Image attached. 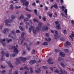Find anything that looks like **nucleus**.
Returning a JSON list of instances; mask_svg holds the SVG:
<instances>
[{"mask_svg": "<svg viewBox=\"0 0 74 74\" xmlns=\"http://www.w3.org/2000/svg\"><path fill=\"white\" fill-rule=\"evenodd\" d=\"M29 59V57L24 58L21 57H18L17 58H16V60L18 62V63L19 64L21 63L20 60H21L23 62H26V60H28Z\"/></svg>", "mask_w": 74, "mask_h": 74, "instance_id": "1", "label": "nucleus"}, {"mask_svg": "<svg viewBox=\"0 0 74 74\" xmlns=\"http://www.w3.org/2000/svg\"><path fill=\"white\" fill-rule=\"evenodd\" d=\"M38 27H39L40 30L41 31H42L44 29L45 30H48V27L47 26H43V28L42 26V24L41 23H39L38 25Z\"/></svg>", "mask_w": 74, "mask_h": 74, "instance_id": "2", "label": "nucleus"}, {"mask_svg": "<svg viewBox=\"0 0 74 74\" xmlns=\"http://www.w3.org/2000/svg\"><path fill=\"white\" fill-rule=\"evenodd\" d=\"M27 0H21V3H23V5H25L26 7H27L29 4V2L28 1H26Z\"/></svg>", "mask_w": 74, "mask_h": 74, "instance_id": "3", "label": "nucleus"}, {"mask_svg": "<svg viewBox=\"0 0 74 74\" xmlns=\"http://www.w3.org/2000/svg\"><path fill=\"white\" fill-rule=\"evenodd\" d=\"M13 21V20H12V19H11V20H6L5 21L6 26H11V25L8 24V23H11V22H12Z\"/></svg>", "mask_w": 74, "mask_h": 74, "instance_id": "4", "label": "nucleus"}, {"mask_svg": "<svg viewBox=\"0 0 74 74\" xmlns=\"http://www.w3.org/2000/svg\"><path fill=\"white\" fill-rule=\"evenodd\" d=\"M70 45V42H66L64 44V46L65 47H67Z\"/></svg>", "mask_w": 74, "mask_h": 74, "instance_id": "5", "label": "nucleus"}, {"mask_svg": "<svg viewBox=\"0 0 74 74\" xmlns=\"http://www.w3.org/2000/svg\"><path fill=\"white\" fill-rule=\"evenodd\" d=\"M11 33L14 36L15 39H16V34L15 32V30L14 29L11 32Z\"/></svg>", "mask_w": 74, "mask_h": 74, "instance_id": "6", "label": "nucleus"}, {"mask_svg": "<svg viewBox=\"0 0 74 74\" xmlns=\"http://www.w3.org/2000/svg\"><path fill=\"white\" fill-rule=\"evenodd\" d=\"M25 45H26V46L27 47V49L28 51H30V46H27V43L26 42H25L24 44V46Z\"/></svg>", "mask_w": 74, "mask_h": 74, "instance_id": "7", "label": "nucleus"}, {"mask_svg": "<svg viewBox=\"0 0 74 74\" xmlns=\"http://www.w3.org/2000/svg\"><path fill=\"white\" fill-rule=\"evenodd\" d=\"M32 30H33V29H34V26H31V27L30 28H29V33H31V32H32Z\"/></svg>", "mask_w": 74, "mask_h": 74, "instance_id": "8", "label": "nucleus"}, {"mask_svg": "<svg viewBox=\"0 0 74 74\" xmlns=\"http://www.w3.org/2000/svg\"><path fill=\"white\" fill-rule=\"evenodd\" d=\"M36 60H32L29 62V64H30L32 65L33 64L35 63H36Z\"/></svg>", "mask_w": 74, "mask_h": 74, "instance_id": "9", "label": "nucleus"}, {"mask_svg": "<svg viewBox=\"0 0 74 74\" xmlns=\"http://www.w3.org/2000/svg\"><path fill=\"white\" fill-rule=\"evenodd\" d=\"M51 60H52V59H51V58H49L48 60H47L48 63L49 64H53V62H52L51 63Z\"/></svg>", "mask_w": 74, "mask_h": 74, "instance_id": "10", "label": "nucleus"}, {"mask_svg": "<svg viewBox=\"0 0 74 74\" xmlns=\"http://www.w3.org/2000/svg\"><path fill=\"white\" fill-rule=\"evenodd\" d=\"M9 30L8 28H5L3 30L2 32L3 33L5 34L6 33V32H8Z\"/></svg>", "mask_w": 74, "mask_h": 74, "instance_id": "11", "label": "nucleus"}, {"mask_svg": "<svg viewBox=\"0 0 74 74\" xmlns=\"http://www.w3.org/2000/svg\"><path fill=\"white\" fill-rule=\"evenodd\" d=\"M60 55L62 57H64V56H65V54L63 52H60Z\"/></svg>", "mask_w": 74, "mask_h": 74, "instance_id": "12", "label": "nucleus"}, {"mask_svg": "<svg viewBox=\"0 0 74 74\" xmlns=\"http://www.w3.org/2000/svg\"><path fill=\"white\" fill-rule=\"evenodd\" d=\"M53 5V7H54L55 8H56V9H58V4H57V3H56L54 4V5Z\"/></svg>", "mask_w": 74, "mask_h": 74, "instance_id": "13", "label": "nucleus"}, {"mask_svg": "<svg viewBox=\"0 0 74 74\" xmlns=\"http://www.w3.org/2000/svg\"><path fill=\"white\" fill-rule=\"evenodd\" d=\"M14 6H13V5L11 4L10 5V7L9 8V9L10 10H12L13 9H14Z\"/></svg>", "mask_w": 74, "mask_h": 74, "instance_id": "14", "label": "nucleus"}, {"mask_svg": "<svg viewBox=\"0 0 74 74\" xmlns=\"http://www.w3.org/2000/svg\"><path fill=\"white\" fill-rule=\"evenodd\" d=\"M6 41H7L8 42V43L10 42H12V39H9L8 40V38H7L6 39Z\"/></svg>", "mask_w": 74, "mask_h": 74, "instance_id": "15", "label": "nucleus"}, {"mask_svg": "<svg viewBox=\"0 0 74 74\" xmlns=\"http://www.w3.org/2000/svg\"><path fill=\"white\" fill-rule=\"evenodd\" d=\"M60 24L56 26V28L58 30H60V29H61V28L60 27Z\"/></svg>", "mask_w": 74, "mask_h": 74, "instance_id": "16", "label": "nucleus"}, {"mask_svg": "<svg viewBox=\"0 0 74 74\" xmlns=\"http://www.w3.org/2000/svg\"><path fill=\"white\" fill-rule=\"evenodd\" d=\"M14 53H18V50L17 48H15V49L14 50Z\"/></svg>", "mask_w": 74, "mask_h": 74, "instance_id": "17", "label": "nucleus"}, {"mask_svg": "<svg viewBox=\"0 0 74 74\" xmlns=\"http://www.w3.org/2000/svg\"><path fill=\"white\" fill-rule=\"evenodd\" d=\"M22 18L23 19L25 18V17H24V16L23 14H21V16L19 17V19H21Z\"/></svg>", "mask_w": 74, "mask_h": 74, "instance_id": "18", "label": "nucleus"}, {"mask_svg": "<svg viewBox=\"0 0 74 74\" xmlns=\"http://www.w3.org/2000/svg\"><path fill=\"white\" fill-rule=\"evenodd\" d=\"M25 32H22L21 35V37H22V38H23V40H25V38H23L24 37V35H25Z\"/></svg>", "mask_w": 74, "mask_h": 74, "instance_id": "19", "label": "nucleus"}, {"mask_svg": "<svg viewBox=\"0 0 74 74\" xmlns=\"http://www.w3.org/2000/svg\"><path fill=\"white\" fill-rule=\"evenodd\" d=\"M11 16V19H12V20H13V21H14V19H15V18H16V16H14L13 15H12Z\"/></svg>", "mask_w": 74, "mask_h": 74, "instance_id": "20", "label": "nucleus"}, {"mask_svg": "<svg viewBox=\"0 0 74 74\" xmlns=\"http://www.w3.org/2000/svg\"><path fill=\"white\" fill-rule=\"evenodd\" d=\"M54 36H55V39L56 40H58V39H59V36H56V35H54Z\"/></svg>", "mask_w": 74, "mask_h": 74, "instance_id": "21", "label": "nucleus"}, {"mask_svg": "<svg viewBox=\"0 0 74 74\" xmlns=\"http://www.w3.org/2000/svg\"><path fill=\"white\" fill-rule=\"evenodd\" d=\"M61 65L62 66V67L64 68V69L65 68V65H64V64L62 62H61L60 63Z\"/></svg>", "mask_w": 74, "mask_h": 74, "instance_id": "22", "label": "nucleus"}, {"mask_svg": "<svg viewBox=\"0 0 74 74\" xmlns=\"http://www.w3.org/2000/svg\"><path fill=\"white\" fill-rule=\"evenodd\" d=\"M43 45H48V43L47 42H45L42 43Z\"/></svg>", "mask_w": 74, "mask_h": 74, "instance_id": "23", "label": "nucleus"}, {"mask_svg": "<svg viewBox=\"0 0 74 74\" xmlns=\"http://www.w3.org/2000/svg\"><path fill=\"white\" fill-rule=\"evenodd\" d=\"M25 10L26 11H29V12H32V10H29V9L27 8V7L25 8Z\"/></svg>", "mask_w": 74, "mask_h": 74, "instance_id": "24", "label": "nucleus"}, {"mask_svg": "<svg viewBox=\"0 0 74 74\" xmlns=\"http://www.w3.org/2000/svg\"><path fill=\"white\" fill-rule=\"evenodd\" d=\"M33 21H34V22H37V23H38V20H37V19H36V18H34L33 20Z\"/></svg>", "mask_w": 74, "mask_h": 74, "instance_id": "25", "label": "nucleus"}, {"mask_svg": "<svg viewBox=\"0 0 74 74\" xmlns=\"http://www.w3.org/2000/svg\"><path fill=\"white\" fill-rule=\"evenodd\" d=\"M63 32L64 34H67V32L66 29H64L63 30Z\"/></svg>", "mask_w": 74, "mask_h": 74, "instance_id": "26", "label": "nucleus"}, {"mask_svg": "<svg viewBox=\"0 0 74 74\" xmlns=\"http://www.w3.org/2000/svg\"><path fill=\"white\" fill-rule=\"evenodd\" d=\"M21 7V6H19V7L16 6H15L14 8L15 9H18V8H20Z\"/></svg>", "mask_w": 74, "mask_h": 74, "instance_id": "27", "label": "nucleus"}, {"mask_svg": "<svg viewBox=\"0 0 74 74\" xmlns=\"http://www.w3.org/2000/svg\"><path fill=\"white\" fill-rule=\"evenodd\" d=\"M60 40L62 41H65L64 39L62 37L60 38Z\"/></svg>", "mask_w": 74, "mask_h": 74, "instance_id": "28", "label": "nucleus"}, {"mask_svg": "<svg viewBox=\"0 0 74 74\" xmlns=\"http://www.w3.org/2000/svg\"><path fill=\"white\" fill-rule=\"evenodd\" d=\"M40 30V29L39 27V28L38 27H36V30L37 32H38Z\"/></svg>", "mask_w": 74, "mask_h": 74, "instance_id": "29", "label": "nucleus"}, {"mask_svg": "<svg viewBox=\"0 0 74 74\" xmlns=\"http://www.w3.org/2000/svg\"><path fill=\"white\" fill-rule=\"evenodd\" d=\"M19 28L21 30V31H23V28L21 26H19Z\"/></svg>", "mask_w": 74, "mask_h": 74, "instance_id": "30", "label": "nucleus"}, {"mask_svg": "<svg viewBox=\"0 0 74 74\" xmlns=\"http://www.w3.org/2000/svg\"><path fill=\"white\" fill-rule=\"evenodd\" d=\"M47 14H49V17H50V18H51V17L52 16V14L51 13L50 14L49 13H47Z\"/></svg>", "mask_w": 74, "mask_h": 74, "instance_id": "31", "label": "nucleus"}, {"mask_svg": "<svg viewBox=\"0 0 74 74\" xmlns=\"http://www.w3.org/2000/svg\"><path fill=\"white\" fill-rule=\"evenodd\" d=\"M24 22H27V21H29V19L28 18H26L24 19Z\"/></svg>", "mask_w": 74, "mask_h": 74, "instance_id": "32", "label": "nucleus"}, {"mask_svg": "<svg viewBox=\"0 0 74 74\" xmlns=\"http://www.w3.org/2000/svg\"><path fill=\"white\" fill-rule=\"evenodd\" d=\"M42 20L44 21H46V18H45V16H43L42 17Z\"/></svg>", "mask_w": 74, "mask_h": 74, "instance_id": "33", "label": "nucleus"}, {"mask_svg": "<svg viewBox=\"0 0 74 74\" xmlns=\"http://www.w3.org/2000/svg\"><path fill=\"white\" fill-rule=\"evenodd\" d=\"M8 36L9 37H11V38H13V39H14V40H15V38H14V37H13V36H11V34H10Z\"/></svg>", "mask_w": 74, "mask_h": 74, "instance_id": "34", "label": "nucleus"}, {"mask_svg": "<svg viewBox=\"0 0 74 74\" xmlns=\"http://www.w3.org/2000/svg\"><path fill=\"white\" fill-rule=\"evenodd\" d=\"M5 39H4L3 40L1 39L0 40V42L2 43L3 42V41H5Z\"/></svg>", "mask_w": 74, "mask_h": 74, "instance_id": "35", "label": "nucleus"}, {"mask_svg": "<svg viewBox=\"0 0 74 74\" xmlns=\"http://www.w3.org/2000/svg\"><path fill=\"white\" fill-rule=\"evenodd\" d=\"M33 33H34V34H36V31L34 29H33Z\"/></svg>", "mask_w": 74, "mask_h": 74, "instance_id": "36", "label": "nucleus"}, {"mask_svg": "<svg viewBox=\"0 0 74 74\" xmlns=\"http://www.w3.org/2000/svg\"><path fill=\"white\" fill-rule=\"evenodd\" d=\"M31 53L32 54H35V50H34V49H33L32 50Z\"/></svg>", "mask_w": 74, "mask_h": 74, "instance_id": "37", "label": "nucleus"}, {"mask_svg": "<svg viewBox=\"0 0 74 74\" xmlns=\"http://www.w3.org/2000/svg\"><path fill=\"white\" fill-rule=\"evenodd\" d=\"M42 68H43V69H45V70H46V69H47V67L45 66H42Z\"/></svg>", "mask_w": 74, "mask_h": 74, "instance_id": "38", "label": "nucleus"}, {"mask_svg": "<svg viewBox=\"0 0 74 74\" xmlns=\"http://www.w3.org/2000/svg\"><path fill=\"white\" fill-rule=\"evenodd\" d=\"M6 63H7L8 65H10V66L11 64V62L10 61H9L8 62H6Z\"/></svg>", "mask_w": 74, "mask_h": 74, "instance_id": "39", "label": "nucleus"}, {"mask_svg": "<svg viewBox=\"0 0 74 74\" xmlns=\"http://www.w3.org/2000/svg\"><path fill=\"white\" fill-rule=\"evenodd\" d=\"M34 12L36 14H37V10L36 9H34Z\"/></svg>", "mask_w": 74, "mask_h": 74, "instance_id": "40", "label": "nucleus"}, {"mask_svg": "<svg viewBox=\"0 0 74 74\" xmlns=\"http://www.w3.org/2000/svg\"><path fill=\"white\" fill-rule=\"evenodd\" d=\"M54 72H55V73H59V72L58 71V70L56 69L55 71H54Z\"/></svg>", "mask_w": 74, "mask_h": 74, "instance_id": "41", "label": "nucleus"}, {"mask_svg": "<svg viewBox=\"0 0 74 74\" xmlns=\"http://www.w3.org/2000/svg\"><path fill=\"white\" fill-rule=\"evenodd\" d=\"M5 56L7 58H8V57H9V54L8 53H6L5 54Z\"/></svg>", "mask_w": 74, "mask_h": 74, "instance_id": "42", "label": "nucleus"}, {"mask_svg": "<svg viewBox=\"0 0 74 74\" xmlns=\"http://www.w3.org/2000/svg\"><path fill=\"white\" fill-rule=\"evenodd\" d=\"M16 47H15V46H12V49H15V48H16Z\"/></svg>", "mask_w": 74, "mask_h": 74, "instance_id": "43", "label": "nucleus"}, {"mask_svg": "<svg viewBox=\"0 0 74 74\" xmlns=\"http://www.w3.org/2000/svg\"><path fill=\"white\" fill-rule=\"evenodd\" d=\"M27 16L28 18H30V17H31V16H30V15L29 14H27Z\"/></svg>", "mask_w": 74, "mask_h": 74, "instance_id": "44", "label": "nucleus"}, {"mask_svg": "<svg viewBox=\"0 0 74 74\" xmlns=\"http://www.w3.org/2000/svg\"><path fill=\"white\" fill-rule=\"evenodd\" d=\"M69 37H70V38H71V41H73V37H72L70 35Z\"/></svg>", "mask_w": 74, "mask_h": 74, "instance_id": "45", "label": "nucleus"}, {"mask_svg": "<svg viewBox=\"0 0 74 74\" xmlns=\"http://www.w3.org/2000/svg\"><path fill=\"white\" fill-rule=\"evenodd\" d=\"M24 69H26V70H29V68L27 66H25L24 68Z\"/></svg>", "mask_w": 74, "mask_h": 74, "instance_id": "46", "label": "nucleus"}, {"mask_svg": "<svg viewBox=\"0 0 74 74\" xmlns=\"http://www.w3.org/2000/svg\"><path fill=\"white\" fill-rule=\"evenodd\" d=\"M71 22L72 23V24L74 25V20H72L71 21Z\"/></svg>", "mask_w": 74, "mask_h": 74, "instance_id": "47", "label": "nucleus"}, {"mask_svg": "<svg viewBox=\"0 0 74 74\" xmlns=\"http://www.w3.org/2000/svg\"><path fill=\"white\" fill-rule=\"evenodd\" d=\"M21 31H20L19 30H16V33H19Z\"/></svg>", "mask_w": 74, "mask_h": 74, "instance_id": "48", "label": "nucleus"}, {"mask_svg": "<svg viewBox=\"0 0 74 74\" xmlns=\"http://www.w3.org/2000/svg\"><path fill=\"white\" fill-rule=\"evenodd\" d=\"M32 5H33V6H35V5H36V2H34V3H32Z\"/></svg>", "mask_w": 74, "mask_h": 74, "instance_id": "49", "label": "nucleus"}, {"mask_svg": "<svg viewBox=\"0 0 74 74\" xmlns=\"http://www.w3.org/2000/svg\"><path fill=\"white\" fill-rule=\"evenodd\" d=\"M64 51L65 52H68L69 51V50L67 49H65Z\"/></svg>", "mask_w": 74, "mask_h": 74, "instance_id": "50", "label": "nucleus"}, {"mask_svg": "<svg viewBox=\"0 0 74 74\" xmlns=\"http://www.w3.org/2000/svg\"><path fill=\"white\" fill-rule=\"evenodd\" d=\"M55 33L57 35H58V31H57L56 30H55Z\"/></svg>", "mask_w": 74, "mask_h": 74, "instance_id": "51", "label": "nucleus"}, {"mask_svg": "<svg viewBox=\"0 0 74 74\" xmlns=\"http://www.w3.org/2000/svg\"><path fill=\"white\" fill-rule=\"evenodd\" d=\"M62 58L60 57L58 58V61H61L62 60Z\"/></svg>", "mask_w": 74, "mask_h": 74, "instance_id": "52", "label": "nucleus"}, {"mask_svg": "<svg viewBox=\"0 0 74 74\" xmlns=\"http://www.w3.org/2000/svg\"><path fill=\"white\" fill-rule=\"evenodd\" d=\"M1 53L3 55H4V54H5V53H4V51H2L1 52Z\"/></svg>", "mask_w": 74, "mask_h": 74, "instance_id": "53", "label": "nucleus"}, {"mask_svg": "<svg viewBox=\"0 0 74 74\" xmlns=\"http://www.w3.org/2000/svg\"><path fill=\"white\" fill-rule=\"evenodd\" d=\"M14 74H18V71H15L14 72Z\"/></svg>", "mask_w": 74, "mask_h": 74, "instance_id": "54", "label": "nucleus"}, {"mask_svg": "<svg viewBox=\"0 0 74 74\" xmlns=\"http://www.w3.org/2000/svg\"><path fill=\"white\" fill-rule=\"evenodd\" d=\"M45 9L46 10V11H47L48 10V7H47L46 6L45 7Z\"/></svg>", "mask_w": 74, "mask_h": 74, "instance_id": "55", "label": "nucleus"}, {"mask_svg": "<svg viewBox=\"0 0 74 74\" xmlns=\"http://www.w3.org/2000/svg\"><path fill=\"white\" fill-rule=\"evenodd\" d=\"M10 66L11 68H13V67H14V66H12V64H11L10 65Z\"/></svg>", "mask_w": 74, "mask_h": 74, "instance_id": "56", "label": "nucleus"}, {"mask_svg": "<svg viewBox=\"0 0 74 74\" xmlns=\"http://www.w3.org/2000/svg\"><path fill=\"white\" fill-rule=\"evenodd\" d=\"M55 23L56 25H58V24H59V21H56Z\"/></svg>", "mask_w": 74, "mask_h": 74, "instance_id": "57", "label": "nucleus"}, {"mask_svg": "<svg viewBox=\"0 0 74 74\" xmlns=\"http://www.w3.org/2000/svg\"><path fill=\"white\" fill-rule=\"evenodd\" d=\"M1 73H3V74H4V73H5V70H3L2 71Z\"/></svg>", "mask_w": 74, "mask_h": 74, "instance_id": "58", "label": "nucleus"}, {"mask_svg": "<svg viewBox=\"0 0 74 74\" xmlns=\"http://www.w3.org/2000/svg\"><path fill=\"white\" fill-rule=\"evenodd\" d=\"M35 72H36V73H40V71H38V70H35Z\"/></svg>", "mask_w": 74, "mask_h": 74, "instance_id": "59", "label": "nucleus"}, {"mask_svg": "<svg viewBox=\"0 0 74 74\" xmlns=\"http://www.w3.org/2000/svg\"><path fill=\"white\" fill-rule=\"evenodd\" d=\"M60 1H61V4H63V0H60Z\"/></svg>", "mask_w": 74, "mask_h": 74, "instance_id": "60", "label": "nucleus"}, {"mask_svg": "<svg viewBox=\"0 0 74 74\" xmlns=\"http://www.w3.org/2000/svg\"><path fill=\"white\" fill-rule=\"evenodd\" d=\"M64 12L65 13L67 12V9H65L64 11Z\"/></svg>", "mask_w": 74, "mask_h": 74, "instance_id": "61", "label": "nucleus"}, {"mask_svg": "<svg viewBox=\"0 0 74 74\" xmlns=\"http://www.w3.org/2000/svg\"><path fill=\"white\" fill-rule=\"evenodd\" d=\"M20 70H24V68L23 67H21L20 68Z\"/></svg>", "mask_w": 74, "mask_h": 74, "instance_id": "62", "label": "nucleus"}, {"mask_svg": "<svg viewBox=\"0 0 74 74\" xmlns=\"http://www.w3.org/2000/svg\"><path fill=\"white\" fill-rule=\"evenodd\" d=\"M39 43H40V42L38 41L36 43V45H38Z\"/></svg>", "mask_w": 74, "mask_h": 74, "instance_id": "63", "label": "nucleus"}, {"mask_svg": "<svg viewBox=\"0 0 74 74\" xmlns=\"http://www.w3.org/2000/svg\"><path fill=\"white\" fill-rule=\"evenodd\" d=\"M71 36H72V37H74V34L73 33L71 34Z\"/></svg>", "mask_w": 74, "mask_h": 74, "instance_id": "64", "label": "nucleus"}]
</instances>
